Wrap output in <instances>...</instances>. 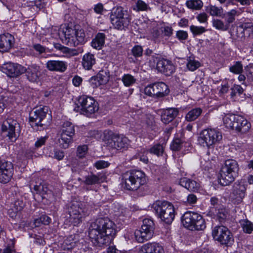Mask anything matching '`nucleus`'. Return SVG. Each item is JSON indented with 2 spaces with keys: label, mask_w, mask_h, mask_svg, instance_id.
<instances>
[{
  "label": "nucleus",
  "mask_w": 253,
  "mask_h": 253,
  "mask_svg": "<svg viewBox=\"0 0 253 253\" xmlns=\"http://www.w3.org/2000/svg\"><path fill=\"white\" fill-rule=\"evenodd\" d=\"M45 116V112H30L29 119L31 122L35 124V126H40L42 124L41 123Z\"/></svg>",
  "instance_id": "a878e982"
},
{
  "label": "nucleus",
  "mask_w": 253,
  "mask_h": 253,
  "mask_svg": "<svg viewBox=\"0 0 253 253\" xmlns=\"http://www.w3.org/2000/svg\"><path fill=\"white\" fill-rule=\"evenodd\" d=\"M73 137L68 136L65 134H61L60 138L58 139L60 146L64 149L68 148L72 141Z\"/></svg>",
  "instance_id": "72a5a7b5"
},
{
  "label": "nucleus",
  "mask_w": 253,
  "mask_h": 253,
  "mask_svg": "<svg viewBox=\"0 0 253 253\" xmlns=\"http://www.w3.org/2000/svg\"><path fill=\"white\" fill-rule=\"evenodd\" d=\"M158 217L167 224L171 223L174 218L173 205L167 201H157L152 205Z\"/></svg>",
  "instance_id": "39448f33"
},
{
  "label": "nucleus",
  "mask_w": 253,
  "mask_h": 253,
  "mask_svg": "<svg viewBox=\"0 0 253 253\" xmlns=\"http://www.w3.org/2000/svg\"><path fill=\"white\" fill-rule=\"evenodd\" d=\"M77 105V108L75 107L74 111H98L99 109L98 102L91 97H80Z\"/></svg>",
  "instance_id": "f8f14e48"
},
{
  "label": "nucleus",
  "mask_w": 253,
  "mask_h": 253,
  "mask_svg": "<svg viewBox=\"0 0 253 253\" xmlns=\"http://www.w3.org/2000/svg\"><path fill=\"white\" fill-rule=\"evenodd\" d=\"M182 141L179 138L174 139L171 145L170 148L173 151H178L181 148Z\"/></svg>",
  "instance_id": "6e6d98bb"
},
{
  "label": "nucleus",
  "mask_w": 253,
  "mask_h": 253,
  "mask_svg": "<svg viewBox=\"0 0 253 253\" xmlns=\"http://www.w3.org/2000/svg\"><path fill=\"white\" fill-rule=\"evenodd\" d=\"M238 170V167L236 161L232 159L225 161L224 166L222 167V172H230L236 174Z\"/></svg>",
  "instance_id": "393cba45"
},
{
  "label": "nucleus",
  "mask_w": 253,
  "mask_h": 253,
  "mask_svg": "<svg viewBox=\"0 0 253 253\" xmlns=\"http://www.w3.org/2000/svg\"><path fill=\"white\" fill-rule=\"evenodd\" d=\"M234 242L232 234L228 228L222 226V245L231 246Z\"/></svg>",
  "instance_id": "c756f323"
},
{
  "label": "nucleus",
  "mask_w": 253,
  "mask_h": 253,
  "mask_svg": "<svg viewBox=\"0 0 253 253\" xmlns=\"http://www.w3.org/2000/svg\"><path fill=\"white\" fill-rule=\"evenodd\" d=\"M246 186L241 181H237L233 185L230 199L235 204L240 203L245 196Z\"/></svg>",
  "instance_id": "ddd939ff"
},
{
  "label": "nucleus",
  "mask_w": 253,
  "mask_h": 253,
  "mask_svg": "<svg viewBox=\"0 0 253 253\" xmlns=\"http://www.w3.org/2000/svg\"><path fill=\"white\" fill-rule=\"evenodd\" d=\"M16 122L12 119H7L3 121L1 125V131L2 133L8 137L12 141L16 140V135L15 133V125Z\"/></svg>",
  "instance_id": "2eb2a0df"
},
{
  "label": "nucleus",
  "mask_w": 253,
  "mask_h": 253,
  "mask_svg": "<svg viewBox=\"0 0 253 253\" xmlns=\"http://www.w3.org/2000/svg\"><path fill=\"white\" fill-rule=\"evenodd\" d=\"M69 216V222L74 226L81 223L83 219L89 214L86 206L81 202L73 201L68 209Z\"/></svg>",
  "instance_id": "7ed1b4c3"
},
{
  "label": "nucleus",
  "mask_w": 253,
  "mask_h": 253,
  "mask_svg": "<svg viewBox=\"0 0 253 253\" xmlns=\"http://www.w3.org/2000/svg\"><path fill=\"white\" fill-rule=\"evenodd\" d=\"M13 166L11 163L0 159V182L7 183L13 175Z\"/></svg>",
  "instance_id": "4468645a"
},
{
  "label": "nucleus",
  "mask_w": 253,
  "mask_h": 253,
  "mask_svg": "<svg viewBox=\"0 0 253 253\" xmlns=\"http://www.w3.org/2000/svg\"><path fill=\"white\" fill-rule=\"evenodd\" d=\"M179 183L190 191H195L199 187V184L197 182L185 177L181 178Z\"/></svg>",
  "instance_id": "cd10ccee"
},
{
  "label": "nucleus",
  "mask_w": 253,
  "mask_h": 253,
  "mask_svg": "<svg viewBox=\"0 0 253 253\" xmlns=\"http://www.w3.org/2000/svg\"><path fill=\"white\" fill-rule=\"evenodd\" d=\"M122 81L126 86H129L135 83L136 80L130 74H125L122 77Z\"/></svg>",
  "instance_id": "37998d69"
},
{
  "label": "nucleus",
  "mask_w": 253,
  "mask_h": 253,
  "mask_svg": "<svg viewBox=\"0 0 253 253\" xmlns=\"http://www.w3.org/2000/svg\"><path fill=\"white\" fill-rule=\"evenodd\" d=\"M252 25L251 24L244 23L237 27V36L242 38L245 37V32L248 29H251Z\"/></svg>",
  "instance_id": "e433bc0d"
},
{
  "label": "nucleus",
  "mask_w": 253,
  "mask_h": 253,
  "mask_svg": "<svg viewBox=\"0 0 253 253\" xmlns=\"http://www.w3.org/2000/svg\"><path fill=\"white\" fill-rule=\"evenodd\" d=\"M134 9L137 11H148L151 9L149 5L142 0H138L135 3V8Z\"/></svg>",
  "instance_id": "a19ab883"
},
{
  "label": "nucleus",
  "mask_w": 253,
  "mask_h": 253,
  "mask_svg": "<svg viewBox=\"0 0 253 253\" xmlns=\"http://www.w3.org/2000/svg\"><path fill=\"white\" fill-rule=\"evenodd\" d=\"M110 21L115 28L122 29L130 22V17L126 10L121 6L113 8L110 14Z\"/></svg>",
  "instance_id": "0eeeda50"
},
{
  "label": "nucleus",
  "mask_w": 253,
  "mask_h": 253,
  "mask_svg": "<svg viewBox=\"0 0 253 253\" xmlns=\"http://www.w3.org/2000/svg\"><path fill=\"white\" fill-rule=\"evenodd\" d=\"M200 64L199 62L195 60H190L187 64V67L189 70L192 71L195 70L199 67H200Z\"/></svg>",
  "instance_id": "4d7b16f0"
},
{
  "label": "nucleus",
  "mask_w": 253,
  "mask_h": 253,
  "mask_svg": "<svg viewBox=\"0 0 253 253\" xmlns=\"http://www.w3.org/2000/svg\"><path fill=\"white\" fill-rule=\"evenodd\" d=\"M132 55L135 57H141L143 54V48L140 45H135L131 49Z\"/></svg>",
  "instance_id": "864d4df0"
},
{
  "label": "nucleus",
  "mask_w": 253,
  "mask_h": 253,
  "mask_svg": "<svg viewBox=\"0 0 253 253\" xmlns=\"http://www.w3.org/2000/svg\"><path fill=\"white\" fill-rule=\"evenodd\" d=\"M33 238L35 239L34 242L36 244H37L38 245H42L44 244L45 241L41 236L34 234Z\"/></svg>",
  "instance_id": "69168bd1"
},
{
  "label": "nucleus",
  "mask_w": 253,
  "mask_h": 253,
  "mask_svg": "<svg viewBox=\"0 0 253 253\" xmlns=\"http://www.w3.org/2000/svg\"><path fill=\"white\" fill-rule=\"evenodd\" d=\"M75 242L74 241L72 236L67 237L63 242V247L65 250H69L73 248L75 246Z\"/></svg>",
  "instance_id": "c03bdc74"
},
{
  "label": "nucleus",
  "mask_w": 253,
  "mask_h": 253,
  "mask_svg": "<svg viewBox=\"0 0 253 253\" xmlns=\"http://www.w3.org/2000/svg\"><path fill=\"white\" fill-rule=\"evenodd\" d=\"M229 71L235 74L242 73L243 65L241 61H236L229 68Z\"/></svg>",
  "instance_id": "58836bf2"
},
{
  "label": "nucleus",
  "mask_w": 253,
  "mask_h": 253,
  "mask_svg": "<svg viewBox=\"0 0 253 253\" xmlns=\"http://www.w3.org/2000/svg\"><path fill=\"white\" fill-rule=\"evenodd\" d=\"M89 83L90 86L93 88H96L99 86L102 85L98 80V78H97V76L92 77L89 80Z\"/></svg>",
  "instance_id": "13d9d810"
},
{
  "label": "nucleus",
  "mask_w": 253,
  "mask_h": 253,
  "mask_svg": "<svg viewBox=\"0 0 253 253\" xmlns=\"http://www.w3.org/2000/svg\"><path fill=\"white\" fill-rule=\"evenodd\" d=\"M150 152L155 155L159 156L163 154L164 151V147L162 145L157 144L152 147L150 150Z\"/></svg>",
  "instance_id": "de8ad7c7"
},
{
  "label": "nucleus",
  "mask_w": 253,
  "mask_h": 253,
  "mask_svg": "<svg viewBox=\"0 0 253 253\" xmlns=\"http://www.w3.org/2000/svg\"><path fill=\"white\" fill-rule=\"evenodd\" d=\"M62 42L70 46H76L85 42V34L83 29H76L65 25L59 31Z\"/></svg>",
  "instance_id": "f03ea898"
},
{
  "label": "nucleus",
  "mask_w": 253,
  "mask_h": 253,
  "mask_svg": "<svg viewBox=\"0 0 253 253\" xmlns=\"http://www.w3.org/2000/svg\"><path fill=\"white\" fill-rule=\"evenodd\" d=\"M176 37L180 40H185L188 37V34L186 31L180 30L177 32Z\"/></svg>",
  "instance_id": "0e129e2a"
},
{
  "label": "nucleus",
  "mask_w": 253,
  "mask_h": 253,
  "mask_svg": "<svg viewBox=\"0 0 253 253\" xmlns=\"http://www.w3.org/2000/svg\"><path fill=\"white\" fill-rule=\"evenodd\" d=\"M105 38L106 36L104 33L97 34L91 42L92 47L98 50L101 49L105 43Z\"/></svg>",
  "instance_id": "c85d7f7f"
},
{
  "label": "nucleus",
  "mask_w": 253,
  "mask_h": 253,
  "mask_svg": "<svg viewBox=\"0 0 253 253\" xmlns=\"http://www.w3.org/2000/svg\"><path fill=\"white\" fill-rule=\"evenodd\" d=\"M34 189L37 194L40 195L42 199L50 201L53 198L52 191L48 189L47 185L45 183H40L39 185H34Z\"/></svg>",
  "instance_id": "aec40b11"
},
{
  "label": "nucleus",
  "mask_w": 253,
  "mask_h": 253,
  "mask_svg": "<svg viewBox=\"0 0 253 253\" xmlns=\"http://www.w3.org/2000/svg\"><path fill=\"white\" fill-rule=\"evenodd\" d=\"M208 16L205 13L202 12L197 16V19L200 23H206L207 22Z\"/></svg>",
  "instance_id": "680f3d73"
},
{
  "label": "nucleus",
  "mask_w": 253,
  "mask_h": 253,
  "mask_svg": "<svg viewBox=\"0 0 253 253\" xmlns=\"http://www.w3.org/2000/svg\"><path fill=\"white\" fill-rule=\"evenodd\" d=\"M207 11L212 16H220L221 10L215 5H210L207 8Z\"/></svg>",
  "instance_id": "a18cd8bd"
},
{
  "label": "nucleus",
  "mask_w": 253,
  "mask_h": 253,
  "mask_svg": "<svg viewBox=\"0 0 253 253\" xmlns=\"http://www.w3.org/2000/svg\"><path fill=\"white\" fill-rule=\"evenodd\" d=\"M219 133L214 129H205L199 134L198 143L204 147L210 148L217 141Z\"/></svg>",
  "instance_id": "9d476101"
},
{
  "label": "nucleus",
  "mask_w": 253,
  "mask_h": 253,
  "mask_svg": "<svg viewBox=\"0 0 253 253\" xmlns=\"http://www.w3.org/2000/svg\"><path fill=\"white\" fill-rule=\"evenodd\" d=\"M15 42L14 37L9 34L0 35V51L2 52L9 51L13 46Z\"/></svg>",
  "instance_id": "a211bd4d"
},
{
  "label": "nucleus",
  "mask_w": 253,
  "mask_h": 253,
  "mask_svg": "<svg viewBox=\"0 0 253 253\" xmlns=\"http://www.w3.org/2000/svg\"><path fill=\"white\" fill-rule=\"evenodd\" d=\"M61 133L65 134L68 136L73 137L75 134L74 126L71 122L66 121L62 126Z\"/></svg>",
  "instance_id": "2f4dec72"
},
{
  "label": "nucleus",
  "mask_w": 253,
  "mask_h": 253,
  "mask_svg": "<svg viewBox=\"0 0 253 253\" xmlns=\"http://www.w3.org/2000/svg\"><path fill=\"white\" fill-rule=\"evenodd\" d=\"M87 149H88V148H87V145H86L79 146L77 148V156L79 158H84L85 156V155L87 153Z\"/></svg>",
  "instance_id": "09e8293b"
},
{
  "label": "nucleus",
  "mask_w": 253,
  "mask_h": 253,
  "mask_svg": "<svg viewBox=\"0 0 253 253\" xmlns=\"http://www.w3.org/2000/svg\"><path fill=\"white\" fill-rule=\"evenodd\" d=\"M173 30L171 27L165 26L162 28V32L165 36L170 37L172 34Z\"/></svg>",
  "instance_id": "e2e57ef3"
},
{
  "label": "nucleus",
  "mask_w": 253,
  "mask_h": 253,
  "mask_svg": "<svg viewBox=\"0 0 253 253\" xmlns=\"http://www.w3.org/2000/svg\"><path fill=\"white\" fill-rule=\"evenodd\" d=\"M96 62L93 54L90 53L85 54L82 59V65L85 70H90Z\"/></svg>",
  "instance_id": "bb28decb"
},
{
  "label": "nucleus",
  "mask_w": 253,
  "mask_h": 253,
  "mask_svg": "<svg viewBox=\"0 0 253 253\" xmlns=\"http://www.w3.org/2000/svg\"><path fill=\"white\" fill-rule=\"evenodd\" d=\"M251 126V124L243 116L237 115L233 129L241 133H246L249 131Z\"/></svg>",
  "instance_id": "6ab92c4d"
},
{
  "label": "nucleus",
  "mask_w": 253,
  "mask_h": 253,
  "mask_svg": "<svg viewBox=\"0 0 253 253\" xmlns=\"http://www.w3.org/2000/svg\"><path fill=\"white\" fill-rule=\"evenodd\" d=\"M94 10L97 14H102L104 11L103 5L101 3H98L94 5Z\"/></svg>",
  "instance_id": "338daca9"
},
{
  "label": "nucleus",
  "mask_w": 253,
  "mask_h": 253,
  "mask_svg": "<svg viewBox=\"0 0 253 253\" xmlns=\"http://www.w3.org/2000/svg\"><path fill=\"white\" fill-rule=\"evenodd\" d=\"M110 164L105 161L100 160L97 161L94 164V166L97 169H102L107 168Z\"/></svg>",
  "instance_id": "bf43d9fd"
},
{
  "label": "nucleus",
  "mask_w": 253,
  "mask_h": 253,
  "mask_svg": "<svg viewBox=\"0 0 253 253\" xmlns=\"http://www.w3.org/2000/svg\"><path fill=\"white\" fill-rule=\"evenodd\" d=\"M4 72L10 77H17L26 71V69L22 66L12 63L5 64L3 67Z\"/></svg>",
  "instance_id": "f3484780"
},
{
  "label": "nucleus",
  "mask_w": 253,
  "mask_h": 253,
  "mask_svg": "<svg viewBox=\"0 0 253 253\" xmlns=\"http://www.w3.org/2000/svg\"><path fill=\"white\" fill-rule=\"evenodd\" d=\"M105 179L106 177L104 174L101 173L95 174L93 172H91L84 177L83 183L87 185L99 184L103 182Z\"/></svg>",
  "instance_id": "4be33fe9"
},
{
  "label": "nucleus",
  "mask_w": 253,
  "mask_h": 253,
  "mask_svg": "<svg viewBox=\"0 0 253 253\" xmlns=\"http://www.w3.org/2000/svg\"><path fill=\"white\" fill-rule=\"evenodd\" d=\"M234 1L240 2L242 5L249 4V0H222V3H226V5H233Z\"/></svg>",
  "instance_id": "052dcab7"
},
{
  "label": "nucleus",
  "mask_w": 253,
  "mask_h": 253,
  "mask_svg": "<svg viewBox=\"0 0 253 253\" xmlns=\"http://www.w3.org/2000/svg\"><path fill=\"white\" fill-rule=\"evenodd\" d=\"M116 234V225L108 218H99L91 223L88 236L96 246L109 244Z\"/></svg>",
  "instance_id": "f257e3e1"
},
{
  "label": "nucleus",
  "mask_w": 253,
  "mask_h": 253,
  "mask_svg": "<svg viewBox=\"0 0 253 253\" xmlns=\"http://www.w3.org/2000/svg\"><path fill=\"white\" fill-rule=\"evenodd\" d=\"M181 221L185 228L192 231L203 230L206 227L202 216L196 212H186L182 216Z\"/></svg>",
  "instance_id": "423d86ee"
},
{
  "label": "nucleus",
  "mask_w": 253,
  "mask_h": 253,
  "mask_svg": "<svg viewBox=\"0 0 253 253\" xmlns=\"http://www.w3.org/2000/svg\"><path fill=\"white\" fill-rule=\"evenodd\" d=\"M138 253H165L162 247L157 243H147L143 245Z\"/></svg>",
  "instance_id": "5701e85b"
},
{
  "label": "nucleus",
  "mask_w": 253,
  "mask_h": 253,
  "mask_svg": "<svg viewBox=\"0 0 253 253\" xmlns=\"http://www.w3.org/2000/svg\"><path fill=\"white\" fill-rule=\"evenodd\" d=\"M26 71L27 78L30 81L36 82L39 80L41 75L40 66L36 65H32L27 69H26Z\"/></svg>",
  "instance_id": "b1692460"
},
{
  "label": "nucleus",
  "mask_w": 253,
  "mask_h": 253,
  "mask_svg": "<svg viewBox=\"0 0 253 253\" xmlns=\"http://www.w3.org/2000/svg\"><path fill=\"white\" fill-rule=\"evenodd\" d=\"M154 226L153 220L147 218L144 219L141 229L136 230L134 233L135 237L137 242L143 243L150 239L153 236Z\"/></svg>",
  "instance_id": "1a4fd4ad"
},
{
  "label": "nucleus",
  "mask_w": 253,
  "mask_h": 253,
  "mask_svg": "<svg viewBox=\"0 0 253 253\" xmlns=\"http://www.w3.org/2000/svg\"><path fill=\"white\" fill-rule=\"evenodd\" d=\"M241 225L245 233L251 234L253 231V223L251 221L243 220L241 222Z\"/></svg>",
  "instance_id": "ea45409f"
},
{
  "label": "nucleus",
  "mask_w": 253,
  "mask_h": 253,
  "mask_svg": "<svg viewBox=\"0 0 253 253\" xmlns=\"http://www.w3.org/2000/svg\"><path fill=\"white\" fill-rule=\"evenodd\" d=\"M222 174V186L229 185L232 183L234 180L236 174L230 172H223Z\"/></svg>",
  "instance_id": "4c0bfd02"
},
{
  "label": "nucleus",
  "mask_w": 253,
  "mask_h": 253,
  "mask_svg": "<svg viewBox=\"0 0 253 253\" xmlns=\"http://www.w3.org/2000/svg\"><path fill=\"white\" fill-rule=\"evenodd\" d=\"M190 30L194 35L202 34L206 32V29L203 27H198L194 25L190 26Z\"/></svg>",
  "instance_id": "5fc2aeb1"
},
{
  "label": "nucleus",
  "mask_w": 253,
  "mask_h": 253,
  "mask_svg": "<svg viewBox=\"0 0 253 253\" xmlns=\"http://www.w3.org/2000/svg\"><path fill=\"white\" fill-rule=\"evenodd\" d=\"M146 182L145 174L140 170L127 171L123 175V182L128 190H136Z\"/></svg>",
  "instance_id": "20e7f679"
},
{
  "label": "nucleus",
  "mask_w": 253,
  "mask_h": 253,
  "mask_svg": "<svg viewBox=\"0 0 253 253\" xmlns=\"http://www.w3.org/2000/svg\"><path fill=\"white\" fill-rule=\"evenodd\" d=\"M144 92L150 96L159 98L168 94L169 89L165 83L158 82L147 85L144 89Z\"/></svg>",
  "instance_id": "9b49d317"
},
{
  "label": "nucleus",
  "mask_w": 253,
  "mask_h": 253,
  "mask_svg": "<svg viewBox=\"0 0 253 253\" xmlns=\"http://www.w3.org/2000/svg\"><path fill=\"white\" fill-rule=\"evenodd\" d=\"M220 229V226H215L212 231V236L214 240L221 242V234H219V230Z\"/></svg>",
  "instance_id": "8fccbe9b"
},
{
  "label": "nucleus",
  "mask_w": 253,
  "mask_h": 253,
  "mask_svg": "<svg viewBox=\"0 0 253 253\" xmlns=\"http://www.w3.org/2000/svg\"><path fill=\"white\" fill-rule=\"evenodd\" d=\"M96 76L102 84H107L109 80V74L106 71H100Z\"/></svg>",
  "instance_id": "79ce46f5"
},
{
  "label": "nucleus",
  "mask_w": 253,
  "mask_h": 253,
  "mask_svg": "<svg viewBox=\"0 0 253 253\" xmlns=\"http://www.w3.org/2000/svg\"><path fill=\"white\" fill-rule=\"evenodd\" d=\"M34 49L39 52L40 54H42L45 51V47L40 44H36L33 45Z\"/></svg>",
  "instance_id": "774afa93"
},
{
  "label": "nucleus",
  "mask_w": 253,
  "mask_h": 253,
  "mask_svg": "<svg viewBox=\"0 0 253 253\" xmlns=\"http://www.w3.org/2000/svg\"><path fill=\"white\" fill-rule=\"evenodd\" d=\"M201 112H188L185 116L187 121L191 122L195 120L200 116Z\"/></svg>",
  "instance_id": "3c124183"
},
{
  "label": "nucleus",
  "mask_w": 253,
  "mask_h": 253,
  "mask_svg": "<svg viewBox=\"0 0 253 253\" xmlns=\"http://www.w3.org/2000/svg\"><path fill=\"white\" fill-rule=\"evenodd\" d=\"M236 116L237 115L233 114H228L224 117L223 121L226 128L233 129Z\"/></svg>",
  "instance_id": "473e14b6"
},
{
  "label": "nucleus",
  "mask_w": 253,
  "mask_h": 253,
  "mask_svg": "<svg viewBox=\"0 0 253 253\" xmlns=\"http://www.w3.org/2000/svg\"><path fill=\"white\" fill-rule=\"evenodd\" d=\"M186 5L190 9L199 10L203 7V3L201 0H188Z\"/></svg>",
  "instance_id": "f704fd0d"
},
{
  "label": "nucleus",
  "mask_w": 253,
  "mask_h": 253,
  "mask_svg": "<svg viewBox=\"0 0 253 253\" xmlns=\"http://www.w3.org/2000/svg\"><path fill=\"white\" fill-rule=\"evenodd\" d=\"M156 69L157 70L166 76H170L175 71V68L170 60L164 58L157 60Z\"/></svg>",
  "instance_id": "dca6fc26"
},
{
  "label": "nucleus",
  "mask_w": 253,
  "mask_h": 253,
  "mask_svg": "<svg viewBox=\"0 0 253 253\" xmlns=\"http://www.w3.org/2000/svg\"><path fill=\"white\" fill-rule=\"evenodd\" d=\"M25 204L22 200H17L12 204L11 209L8 211V214L12 218H14L16 216L17 213L21 211L24 207Z\"/></svg>",
  "instance_id": "7c9ffc66"
},
{
  "label": "nucleus",
  "mask_w": 253,
  "mask_h": 253,
  "mask_svg": "<svg viewBox=\"0 0 253 253\" xmlns=\"http://www.w3.org/2000/svg\"><path fill=\"white\" fill-rule=\"evenodd\" d=\"M107 135L105 133L104 141L109 149L121 150L127 147L129 141L127 138L115 134L111 131H107Z\"/></svg>",
  "instance_id": "6e6552de"
},
{
  "label": "nucleus",
  "mask_w": 253,
  "mask_h": 253,
  "mask_svg": "<svg viewBox=\"0 0 253 253\" xmlns=\"http://www.w3.org/2000/svg\"><path fill=\"white\" fill-rule=\"evenodd\" d=\"M244 69L247 80L250 82H253V68L252 66L247 65L245 67Z\"/></svg>",
  "instance_id": "603ef678"
},
{
  "label": "nucleus",
  "mask_w": 253,
  "mask_h": 253,
  "mask_svg": "<svg viewBox=\"0 0 253 253\" xmlns=\"http://www.w3.org/2000/svg\"><path fill=\"white\" fill-rule=\"evenodd\" d=\"M237 15V11L235 9H232L230 11L224 14L225 20L228 24L232 23Z\"/></svg>",
  "instance_id": "49530a36"
},
{
  "label": "nucleus",
  "mask_w": 253,
  "mask_h": 253,
  "mask_svg": "<svg viewBox=\"0 0 253 253\" xmlns=\"http://www.w3.org/2000/svg\"><path fill=\"white\" fill-rule=\"evenodd\" d=\"M177 112H163L161 114L162 121L165 124L171 122L177 115Z\"/></svg>",
  "instance_id": "c9c22d12"
},
{
  "label": "nucleus",
  "mask_w": 253,
  "mask_h": 253,
  "mask_svg": "<svg viewBox=\"0 0 253 253\" xmlns=\"http://www.w3.org/2000/svg\"><path fill=\"white\" fill-rule=\"evenodd\" d=\"M46 68L50 71L62 73L67 69V63L60 60H49L46 63Z\"/></svg>",
  "instance_id": "412c9836"
}]
</instances>
